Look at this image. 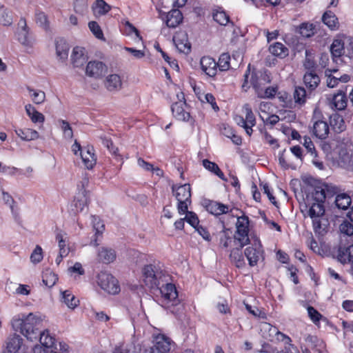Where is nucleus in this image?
Instances as JSON below:
<instances>
[{"mask_svg": "<svg viewBox=\"0 0 353 353\" xmlns=\"http://www.w3.org/2000/svg\"><path fill=\"white\" fill-rule=\"evenodd\" d=\"M42 325L40 317L29 314L24 319H14L12 327L16 332H20L30 341H36L39 337V330Z\"/></svg>", "mask_w": 353, "mask_h": 353, "instance_id": "obj_1", "label": "nucleus"}, {"mask_svg": "<svg viewBox=\"0 0 353 353\" xmlns=\"http://www.w3.org/2000/svg\"><path fill=\"white\" fill-rule=\"evenodd\" d=\"M143 281L152 290L159 289L168 281V276L158 265L149 264L142 268Z\"/></svg>", "mask_w": 353, "mask_h": 353, "instance_id": "obj_2", "label": "nucleus"}, {"mask_svg": "<svg viewBox=\"0 0 353 353\" xmlns=\"http://www.w3.org/2000/svg\"><path fill=\"white\" fill-rule=\"evenodd\" d=\"M160 290L162 296V305L174 314H176L181 305L178 304V292L174 284L168 283V281L158 289Z\"/></svg>", "mask_w": 353, "mask_h": 353, "instance_id": "obj_3", "label": "nucleus"}, {"mask_svg": "<svg viewBox=\"0 0 353 353\" xmlns=\"http://www.w3.org/2000/svg\"><path fill=\"white\" fill-rule=\"evenodd\" d=\"M172 192L178 201V211L180 214H183L191 203V188L190 184H184L176 188L172 186Z\"/></svg>", "mask_w": 353, "mask_h": 353, "instance_id": "obj_4", "label": "nucleus"}, {"mask_svg": "<svg viewBox=\"0 0 353 353\" xmlns=\"http://www.w3.org/2000/svg\"><path fill=\"white\" fill-rule=\"evenodd\" d=\"M308 205H310L308 210V215L313 220V227L314 232L322 234L326 228V224L322 223L320 218L325 213L323 203L310 202L307 199Z\"/></svg>", "mask_w": 353, "mask_h": 353, "instance_id": "obj_5", "label": "nucleus"}, {"mask_svg": "<svg viewBox=\"0 0 353 353\" xmlns=\"http://www.w3.org/2000/svg\"><path fill=\"white\" fill-rule=\"evenodd\" d=\"M97 283L102 290L109 294H115L120 291L118 281L106 272H101L97 274Z\"/></svg>", "mask_w": 353, "mask_h": 353, "instance_id": "obj_6", "label": "nucleus"}, {"mask_svg": "<svg viewBox=\"0 0 353 353\" xmlns=\"http://www.w3.org/2000/svg\"><path fill=\"white\" fill-rule=\"evenodd\" d=\"M270 81V73L267 70H259L251 73L250 83L257 96Z\"/></svg>", "mask_w": 353, "mask_h": 353, "instance_id": "obj_7", "label": "nucleus"}, {"mask_svg": "<svg viewBox=\"0 0 353 353\" xmlns=\"http://www.w3.org/2000/svg\"><path fill=\"white\" fill-rule=\"evenodd\" d=\"M153 345L148 350L147 353H170L172 341L164 334H158L154 336Z\"/></svg>", "mask_w": 353, "mask_h": 353, "instance_id": "obj_8", "label": "nucleus"}, {"mask_svg": "<svg viewBox=\"0 0 353 353\" xmlns=\"http://www.w3.org/2000/svg\"><path fill=\"white\" fill-rule=\"evenodd\" d=\"M88 182V178L85 177L83 179V181L82 182V189L78 192L77 196L74 197L73 203L71 205L72 210L74 213H78L79 212H82L85 207L87 206L88 204V197L87 192L85 190L83 189L84 183H87Z\"/></svg>", "mask_w": 353, "mask_h": 353, "instance_id": "obj_9", "label": "nucleus"}, {"mask_svg": "<svg viewBox=\"0 0 353 353\" xmlns=\"http://www.w3.org/2000/svg\"><path fill=\"white\" fill-rule=\"evenodd\" d=\"M173 41L180 52L188 54L190 52L191 45L185 32H179L176 33L173 37Z\"/></svg>", "mask_w": 353, "mask_h": 353, "instance_id": "obj_10", "label": "nucleus"}, {"mask_svg": "<svg viewBox=\"0 0 353 353\" xmlns=\"http://www.w3.org/2000/svg\"><path fill=\"white\" fill-rule=\"evenodd\" d=\"M23 343V339L17 334L10 335L6 341L3 353H17Z\"/></svg>", "mask_w": 353, "mask_h": 353, "instance_id": "obj_11", "label": "nucleus"}, {"mask_svg": "<svg viewBox=\"0 0 353 353\" xmlns=\"http://www.w3.org/2000/svg\"><path fill=\"white\" fill-rule=\"evenodd\" d=\"M186 105L185 101H180L172 104L171 109L173 116L179 121H188L190 114L185 111L184 107Z\"/></svg>", "mask_w": 353, "mask_h": 353, "instance_id": "obj_12", "label": "nucleus"}, {"mask_svg": "<svg viewBox=\"0 0 353 353\" xmlns=\"http://www.w3.org/2000/svg\"><path fill=\"white\" fill-rule=\"evenodd\" d=\"M328 104L332 109L342 110L347 105V99L344 92H339L337 94L327 97Z\"/></svg>", "mask_w": 353, "mask_h": 353, "instance_id": "obj_13", "label": "nucleus"}, {"mask_svg": "<svg viewBox=\"0 0 353 353\" xmlns=\"http://www.w3.org/2000/svg\"><path fill=\"white\" fill-rule=\"evenodd\" d=\"M200 65L201 70L209 77H213L217 72V63L215 60L210 57H203L201 59Z\"/></svg>", "mask_w": 353, "mask_h": 353, "instance_id": "obj_14", "label": "nucleus"}, {"mask_svg": "<svg viewBox=\"0 0 353 353\" xmlns=\"http://www.w3.org/2000/svg\"><path fill=\"white\" fill-rule=\"evenodd\" d=\"M343 241L341 239V244L339 248L338 259L342 263H353V244L346 246L343 244Z\"/></svg>", "mask_w": 353, "mask_h": 353, "instance_id": "obj_15", "label": "nucleus"}, {"mask_svg": "<svg viewBox=\"0 0 353 353\" xmlns=\"http://www.w3.org/2000/svg\"><path fill=\"white\" fill-rule=\"evenodd\" d=\"M98 261L109 264L116 259V252L110 248L101 247L97 251Z\"/></svg>", "mask_w": 353, "mask_h": 353, "instance_id": "obj_16", "label": "nucleus"}, {"mask_svg": "<svg viewBox=\"0 0 353 353\" xmlns=\"http://www.w3.org/2000/svg\"><path fill=\"white\" fill-rule=\"evenodd\" d=\"M216 238L219 247L227 250L232 242V231L223 225V230L216 234Z\"/></svg>", "mask_w": 353, "mask_h": 353, "instance_id": "obj_17", "label": "nucleus"}, {"mask_svg": "<svg viewBox=\"0 0 353 353\" xmlns=\"http://www.w3.org/2000/svg\"><path fill=\"white\" fill-rule=\"evenodd\" d=\"M254 245L255 247L252 245L246 248L244 251V254L250 266H254L257 264L261 254V251L259 248L260 245L259 244V246L257 247L256 243H255Z\"/></svg>", "mask_w": 353, "mask_h": 353, "instance_id": "obj_18", "label": "nucleus"}, {"mask_svg": "<svg viewBox=\"0 0 353 353\" xmlns=\"http://www.w3.org/2000/svg\"><path fill=\"white\" fill-rule=\"evenodd\" d=\"M105 87L110 92H117L122 88L121 77L117 74L108 75L105 81Z\"/></svg>", "mask_w": 353, "mask_h": 353, "instance_id": "obj_19", "label": "nucleus"}, {"mask_svg": "<svg viewBox=\"0 0 353 353\" xmlns=\"http://www.w3.org/2000/svg\"><path fill=\"white\" fill-rule=\"evenodd\" d=\"M71 59L74 67L81 68L83 66L87 61V57L84 54V49L79 46L74 48Z\"/></svg>", "mask_w": 353, "mask_h": 353, "instance_id": "obj_20", "label": "nucleus"}, {"mask_svg": "<svg viewBox=\"0 0 353 353\" xmlns=\"http://www.w3.org/2000/svg\"><path fill=\"white\" fill-rule=\"evenodd\" d=\"M105 65L101 61H90L86 66V74L95 78L101 76L105 70Z\"/></svg>", "mask_w": 353, "mask_h": 353, "instance_id": "obj_21", "label": "nucleus"}, {"mask_svg": "<svg viewBox=\"0 0 353 353\" xmlns=\"http://www.w3.org/2000/svg\"><path fill=\"white\" fill-rule=\"evenodd\" d=\"M81 157L84 165L88 169H92L96 164L97 159L94 152L93 147L88 146L81 152Z\"/></svg>", "mask_w": 353, "mask_h": 353, "instance_id": "obj_22", "label": "nucleus"}, {"mask_svg": "<svg viewBox=\"0 0 353 353\" xmlns=\"http://www.w3.org/2000/svg\"><path fill=\"white\" fill-rule=\"evenodd\" d=\"M313 134L320 139H325L329 133V125L327 122L319 120L314 123L312 128Z\"/></svg>", "mask_w": 353, "mask_h": 353, "instance_id": "obj_23", "label": "nucleus"}, {"mask_svg": "<svg viewBox=\"0 0 353 353\" xmlns=\"http://www.w3.org/2000/svg\"><path fill=\"white\" fill-rule=\"evenodd\" d=\"M182 21V13L178 9H172L166 14L165 23L169 28H176Z\"/></svg>", "mask_w": 353, "mask_h": 353, "instance_id": "obj_24", "label": "nucleus"}, {"mask_svg": "<svg viewBox=\"0 0 353 353\" xmlns=\"http://www.w3.org/2000/svg\"><path fill=\"white\" fill-rule=\"evenodd\" d=\"M320 81V77L315 71L307 72L303 76V82L310 91L314 90L319 85Z\"/></svg>", "mask_w": 353, "mask_h": 353, "instance_id": "obj_25", "label": "nucleus"}, {"mask_svg": "<svg viewBox=\"0 0 353 353\" xmlns=\"http://www.w3.org/2000/svg\"><path fill=\"white\" fill-rule=\"evenodd\" d=\"M207 210L215 216L226 214L229 211V206L221 203L210 201L206 205Z\"/></svg>", "mask_w": 353, "mask_h": 353, "instance_id": "obj_26", "label": "nucleus"}, {"mask_svg": "<svg viewBox=\"0 0 353 353\" xmlns=\"http://www.w3.org/2000/svg\"><path fill=\"white\" fill-rule=\"evenodd\" d=\"M242 248H243L236 246L231 250L230 254V261L239 268H243L245 265L244 257L241 252Z\"/></svg>", "mask_w": 353, "mask_h": 353, "instance_id": "obj_27", "label": "nucleus"}, {"mask_svg": "<svg viewBox=\"0 0 353 353\" xmlns=\"http://www.w3.org/2000/svg\"><path fill=\"white\" fill-rule=\"evenodd\" d=\"M269 51L272 55L281 59L286 57L289 54L288 48L279 42H276L270 45Z\"/></svg>", "mask_w": 353, "mask_h": 353, "instance_id": "obj_28", "label": "nucleus"}, {"mask_svg": "<svg viewBox=\"0 0 353 353\" xmlns=\"http://www.w3.org/2000/svg\"><path fill=\"white\" fill-rule=\"evenodd\" d=\"M311 92L312 91L310 90L307 93L303 87H296L293 94L294 102L299 105H304L307 99L310 98Z\"/></svg>", "mask_w": 353, "mask_h": 353, "instance_id": "obj_29", "label": "nucleus"}, {"mask_svg": "<svg viewBox=\"0 0 353 353\" xmlns=\"http://www.w3.org/2000/svg\"><path fill=\"white\" fill-rule=\"evenodd\" d=\"M202 165L209 172L216 175L221 180L227 181V179L225 177L223 172L216 163L210 161L208 159H203L202 161Z\"/></svg>", "mask_w": 353, "mask_h": 353, "instance_id": "obj_30", "label": "nucleus"}, {"mask_svg": "<svg viewBox=\"0 0 353 353\" xmlns=\"http://www.w3.org/2000/svg\"><path fill=\"white\" fill-rule=\"evenodd\" d=\"M69 46L67 42L60 39L56 41V54L57 57L61 60H65L68 56Z\"/></svg>", "mask_w": 353, "mask_h": 353, "instance_id": "obj_31", "label": "nucleus"}, {"mask_svg": "<svg viewBox=\"0 0 353 353\" xmlns=\"http://www.w3.org/2000/svg\"><path fill=\"white\" fill-rule=\"evenodd\" d=\"M15 132L22 140L27 141L37 139L39 137L37 131L30 128L17 129Z\"/></svg>", "mask_w": 353, "mask_h": 353, "instance_id": "obj_32", "label": "nucleus"}, {"mask_svg": "<svg viewBox=\"0 0 353 353\" xmlns=\"http://www.w3.org/2000/svg\"><path fill=\"white\" fill-rule=\"evenodd\" d=\"M221 133L228 138H230L232 141L237 145L242 143V139L240 136L236 134L233 129L228 125L223 124L220 129Z\"/></svg>", "mask_w": 353, "mask_h": 353, "instance_id": "obj_33", "label": "nucleus"}, {"mask_svg": "<svg viewBox=\"0 0 353 353\" xmlns=\"http://www.w3.org/2000/svg\"><path fill=\"white\" fill-rule=\"evenodd\" d=\"M39 341L46 349L52 348L54 345L55 339L52 336L48 330L39 332Z\"/></svg>", "mask_w": 353, "mask_h": 353, "instance_id": "obj_34", "label": "nucleus"}, {"mask_svg": "<svg viewBox=\"0 0 353 353\" xmlns=\"http://www.w3.org/2000/svg\"><path fill=\"white\" fill-rule=\"evenodd\" d=\"M26 112L33 123H43L45 117L43 114L38 112L31 104H28L25 107Z\"/></svg>", "mask_w": 353, "mask_h": 353, "instance_id": "obj_35", "label": "nucleus"}, {"mask_svg": "<svg viewBox=\"0 0 353 353\" xmlns=\"http://www.w3.org/2000/svg\"><path fill=\"white\" fill-rule=\"evenodd\" d=\"M249 230H236L234 234V243L238 244L239 247L243 248L245 245L250 243V239L248 236Z\"/></svg>", "mask_w": 353, "mask_h": 353, "instance_id": "obj_36", "label": "nucleus"}, {"mask_svg": "<svg viewBox=\"0 0 353 353\" xmlns=\"http://www.w3.org/2000/svg\"><path fill=\"white\" fill-rule=\"evenodd\" d=\"M322 20L331 30H334L339 26L338 19L331 11H326L322 17Z\"/></svg>", "mask_w": 353, "mask_h": 353, "instance_id": "obj_37", "label": "nucleus"}, {"mask_svg": "<svg viewBox=\"0 0 353 353\" xmlns=\"http://www.w3.org/2000/svg\"><path fill=\"white\" fill-rule=\"evenodd\" d=\"M62 295L63 302L69 308L74 309L78 306L79 303V299H77L69 290L63 292Z\"/></svg>", "mask_w": 353, "mask_h": 353, "instance_id": "obj_38", "label": "nucleus"}, {"mask_svg": "<svg viewBox=\"0 0 353 353\" xmlns=\"http://www.w3.org/2000/svg\"><path fill=\"white\" fill-rule=\"evenodd\" d=\"M352 199L349 195L343 193L338 194L335 199V204L336 207L341 210H346L350 205Z\"/></svg>", "mask_w": 353, "mask_h": 353, "instance_id": "obj_39", "label": "nucleus"}, {"mask_svg": "<svg viewBox=\"0 0 353 353\" xmlns=\"http://www.w3.org/2000/svg\"><path fill=\"white\" fill-rule=\"evenodd\" d=\"M42 278L43 283L48 288L54 286L58 280L57 275L50 270L43 272Z\"/></svg>", "mask_w": 353, "mask_h": 353, "instance_id": "obj_40", "label": "nucleus"}, {"mask_svg": "<svg viewBox=\"0 0 353 353\" xmlns=\"http://www.w3.org/2000/svg\"><path fill=\"white\" fill-rule=\"evenodd\" d=\"M344 43L341 40H334L330 46L331 54L334 57L344 56Z\"/></svg>", "mask_w": 353, "mask_h": 353, "instance_id": "obj_41", "label": "nucleus"}, {"mask_svg": "<svg viewBox=\"0 0 353 353\" xmlns=\"http://www.w3.org/2000/svg\"><path fill=\"white\" fill-rule=\"evenodd\" d=\"M92 222H93V228L95 230V239L94 240H92L90 242V245H93L94 247H97L99 245L98 243V236L103 234V232L104 230V225L101 223L99 220L97 222V218L95 216L92 217Z\"/></svg>", "mask_w": 353, "mask_h": 353, "instance_id": "obj_42", "label": "nucleus"}, {"mask_svg": "<svg viewBox=\"0 0 353 353\" xmlns=\"http://www.w3.org/2000/svg\"><path fill=\"white\" fill-rule=\"evenodd\" d=\"M17 37L19 41L23 46H31L33 43V38L28 29H21L17 33Z\"/></svg>", "mask_w": 353, "mask_h": 353, "instance_id": "obj_43", "label": "nucleus"}, {"mask_svg": "<svg viewBox=\"0 0 353 353\" xmlns=\"http://www.w3.org/2000/svg\"><path fill=\"white\" fill-rule=\"evenodd\" d=\"M325 198V191L321 187H316L311 193L312 202L323 203Z\"/></svg>", "mask_w": 353, "mask_h": 353, "instance_id": "obj_44", "label": "nucleus"}, {"mask_svg": "<svg viewBox=\"0 0 353 353\" xmlns=\"http://www.w3.org/2000/svg\"><path fill=\"white\" fill-rule=\"evenodd\" d=\"M0 23L3 26H10L12 23L11 12L4 6H0Z\"/></svg>", "mask_w": 353, "mask_h": 353, "instance_id": "obj_45", "label": "nucleus"}, {"mask_svg": "<svg viewBox=\"0 0 353 353\" xmlns=\"http://www.w3.org/2000/svg\"><path fill=\"white\" fill-rule=\"evenodd\" d=\"M305 59L303 62L304 68L307 72L315 71L316 63L314 60V56L312 52L309 50H305Z\"/></svg>", "mask_w": 353, "mask_h": 353, "instance_id": "obj_46", "label": "nucleus"}, {"mask_svg": "<svg viewBox=\"0 0 353 353\" xmlns=\"http://www.w3.org/2000/svg\"><path fill=\"white\" fill-rule=\"evenodd\" d=\"M230 56L228 53H223L221 54L219 61L216 62L217 67L221 71L228 70L230 68Z\"/></svg>", "mask_w": 353, "mask_h": 353, "instance_id": "obj_47", "label": "nucleus"}, {"mask_svg": "<svg viewBox=\"0 0 353 353\" xmlns=\"http://www.w3.org/2000/svg\"><path fill=\"white\" fill-rule=\"evenodd\" d=\"M110 10V6L103 0H97L94 12L99 15H104Z\"/></svg>", "mask_w": 353, "mask_h": 353, "instance_id": "obj_48", "label": "nucleus"}, {"mask_svg": "<svg viewBox=\"0 0 353 353\" xmlns=\"http://www.w3.org/2000/svg\"><path fill=\"white\" fill-rule=\"evenodd\" d=\"M299 33L303 37H310L314 34V27L313 24L302 23L299 28Z\"/></svg>", "mask_w": 353, "mask_h": 353, "instance_id": "obj_49", "label": "nucleus"}, {"mask_svg": "<svg viewBox=\"0 0 353 353\" xmlns=\"http://www.w3.org/2000/svg\"><path fill=\"white\" fill-rule=\"evenodd\" d=\"M213 19L221 26H225L229 22V16L224 11H217L214 13Z\"/></svg>", "mask_w": 353, "mask_h": 353, "instance_id": "obj_50", "label": "nucleus"}, {"mask_svg": "<svg viewBox=\"0 0 353 353\" xmlns=\"http://www.w3.org/2000/svg\"><path fill=\"white\" fill-rule=\"evenodd\" d=\"M243 111L245 113V121L247 123L254 126L256 124L255 116L249 104H245L243 107Z\"/></svg>", "mask_w": 353, "mask_h": 353, "instance_id": "obj_51", "label": "nucleus"}, {"mask_svg": "<svg viewBox=\"0 0 353 353\" xmlns=\"http://www.w3.org/2000/svg\"><path fill=\"white\" fill-rule=\"evenodd\" d=\"M276 92L277 87H265L257 97L261 99H270L274 97L276 95Z\"/></svg>", "mask_w": 353, "mask_h": 353, "instance_id": "obj_52", "label": "nucleus"}, {"mask_svg": "<svg viewBox=\"0 0 353 353\" xmlns=\"http://www.w3.org/2000/svg\"><path fill=\"white\" fill-rule=\"evenodd\" d=\"M59 122L65 138L71 139L73 137V132L69 123L65 120H59Z\"/></svg>", "mask_w": 353, "mask_h": 353, "instance_id": "obj_53", "label": "nucleus"}, {"mask_svg": "<svg viewBox=\"0 0 353 353\" xmlns=\"http://www.w3.org/2000/svg\"><path fill=\"white\" fill-rule=\"evenodd\" d=\"M184 214H185V216L184 217L185 221H186L191 226L196 228L199 223L196 214L193 212L188 211V210Z\"/></svg>", "mask_w": 353, "mask_h": 353, "instance_id": "obj_54", "label": "nucleus"}, {"mask_svg": "<svg viewBox=\"0 0 353 353\" xmlns=\"http://www.w3.org/2000/svg\"><path fill=\"white\" fill-rule=\"evenodd\" d=\"M28 90L30 92H32L31 97L34 103L36 104H41L45 101L46 94L44 92L41 90L36 91L30 88H28Z\"/></svg>", "mask_w": 353, "mask_h": 353, "instance_id": "obj_55", "label": "nucleus"}, {"mask_svg": "<svg viewBox=\"0 0 353 353\" xmlns=\"http://www.w3.org/2000/svg\"><path fill=\"white\" fill-rule=\"evenodd\" d=\"M341 232L346 236H350L353 234V225L349 221H343L340 225Z\"/></svg>", "mask_w": 353, "mask_h": 353, "instance_id": "obj_56", "label": "nucleus"}, {"mask_svg": "<svg viewBox=\"0 0 353 353\" xmlns=\"http://www.w3.org/2000/svg\"><path fill=\"white\" fill-rule=\"evenodd\" d=\"M43 259L42 248L37 245L30 255V260L34 263H39Z\"/></svg>", "mask_w": 353, "mask_h": 353, "instance_id": "obj_57", "label": "nucleus"}, {"mask_svg": "<svg viewBox=\"0 0 353 353\" xmlns=\"http://www.w3.org/2000/svg\"><path fill=\"white\" fill-rule=\"evenodd\" d=\"M88 27L91 32L94 34V35L98 38L101 39L103 38V32L99 26V24L96 21H90L88 23Z\"/></svg>", "mask_w": 353, "mask_h": 353, "instance_id": "obj_58", "label": "nucleus"}, {"mask_svg": "<svg viewBox=\"0 0 353 353\" xmlns=\"http://www.w3.org/2000/svg\"><path fill=\"white\" fill-rule=\"evenodd\" d=\"M249 219L246 216H242L238 218L236 223V230H249Z\"/></svg>", "mask_w": 353, "mask_h": 353, "instance_id": "obj_59", "label": "nucleus"}, {"mask_svg": "<svg viewBox=\"0 0 353 353\" xmlns=\"http://www.w3.org/2000/svg\"><path fill=\"white\" fill-rule=\"evenodd\" d=\"M325 74L327 77V85L330 88H334L339 83V79L336 77L331 74V70L327 69L325 72Z\"/></svg>", "mask_w": 353, "mask_h": 353, "instance_id": "obj_60", "label": "nucleus"}, {"mask_svg": "<svg viewBox=\"0 0 353 353\" xmlns=\"http://www.w3.org/2000/svg\"><path fill=\"white\" fill-rule=\"evenodd\" d=\"M307 312L310 318L314 323L319 321L322 316V315L312 306L307 307Z\"/></svg>", "mask_w": 353, "mask_h": 353, "instance_id": "obj_61", "label": "nucleus"}, {"mask_svg": "<svg viewBox=\"0 0 353 353\" xmlns=\"http://www.w3.org/2000/svg\"><path fill=\"white\" fill-rule=\"evenodd\" d=\"M125 33L128 35L134 33L136 37L139 39L141 40L142 37H141L139 30L129 21H126L125 23Z\"/></svg>", "mask_w": 353, "mask_h": 353, "instance_id": "obj_62", "label": "nucleus"}, {"mask_svg": "<svg viewBox=\"0 0 353 353\" xmlns=\"http://www.w3.org/2000/svg\"><path fill=\"white\" fill-rule=\"evenodd\" d=\"M303 145L305 147V148L307 150V151L311 153V154H314V157H316L314 145L312 141H311L310 138L305 137Z\"/></svg>", "mask_w": 353, "mask_h": 353, "instance_id": "obj_63", "label": "nucleus"}, {"mask_svg": "<svg viewBox=\"0 0 353 353\" xmlns=\"http://www.w3.org/2000/svg\"><path fill=\"white\" fill-rule=\"evenodd\" d=\"M345 58H348L350 59H353V42L349 43V44L345 48L343 57L344 61H345Z\"/></svg>", "mask_w": 353, "mask_h": 353, "instance_id": "obj_64", "label": "nucleus"}]
</instances>
